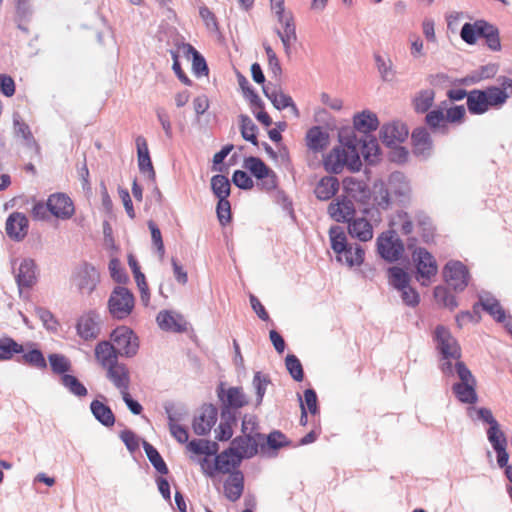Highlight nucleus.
<instances>
[{
	"mask_svg": "<svg viewBox=\"0 0 512 512\" xmlns=\"http://www.w3.org/2000/svg\"><path fill=\"white\" fill-rule=\"evenodd\" d=\"M509 95L504 87L488 86L483 90L473 89L467 95V108L472 115H482L490 109L501 108L508 100Z\"/></svg>",
	"mask_w": 512,
	"mask_h": 512,
	"instance_id": "1",
	"label": "nucleus"
},
{
	"mask_svg": "<svg viewBox=\"0 0 512 512\" xmlns=\"http://www.w3.org/2000/svg\"><path fill=\"white\" fill-rule=\"evenodd\" d=\"M323 165L326 171L338 174L343 171L344 167L351 171H359L362 162L357 147L351 143H345L334 147L325 156Z\"/></svg>",
	"mask_w": 512,
	"mask_h": 512,
	"instance_id": "2",
	"label": "nucleus"
},
{
	"mask_svg": "<svg viewBox=\"0 0 512 512\" xmlns=\"http://www.w3.org/2000/svg\"><path fill=\"white\" fill-rule=\"evenodd\" d=\"M460 37L469 45H475L479 38H483L490 50H501L498 28L483 19L476 20L473 23H465L462 26Z\"/></svg>",
	"mask_w": 512,
	"mask_h": 512,
	"instance_id": "3",
	"label": "nucleus"
},
{
	"mask_svg": "<svg viewBox=\"0 0 512 512\" xmlns=\"http://www.w3.org/2000/svg\"><path fill=\"white\" fill-rule=\"evenodd\" d=\"M135 306L133 293L123 286L113 289L108 299V311L114 319L123 320L129 317Z\"/></svg>",
	"mask_w": 512,
	"mask_h": 512,
	"instance_id": "4",
	"label": "nucleus"
},
{
	"mask_svg": "<svg viewBox=\"0 0 512 512\" xmlns=\"http://www.w3.org/2000/svg\"><path fill=\"white\" fill-rule=\"evenodd\" d=\"M455 369L460 382L453 385L454 394L460 402L474 404L477 401L476 379L461 361L456 362Z\"/></svg>",
	"mask_w": 512,
	"mask_h": 512,
	"instance_id": "5",
	"label": "nucleus"
},
{
	"mask_svg": "<svg viewBox=\"0 0 512 512\" xmlns=\"http://www.w3.org/2000/svg\"><path fill=\"white\" fill-rule=\"evenodd\" d=\"M270 5L279 23L283 26V31H278V35L283 43L285 53L289 55L291 46L297 40L294 19L290 13H285L284 0H270Z\"/></svg>",
	"mask_w": 512,
	"mask_h": 512,
	"instance_id": "6",
	"label": "nucleus"
},
{
	"mask_svg": "<svg viewBox=\"0 0 512 512\" xmlns=\"http://www.w3.org/2000/svg\"><path fill=\"white\" fill-rule=\"evenodd\" d=\"M244 167L257 180V187L264 191H271L277 186V176L263 160L258 157H248L244 160Z\"/></svg>",
	"mask_w": 512,
	"mask_h": 512,
	"instance_id": "7",
	"label": "nucleus"
},
{
	"mask_svg": "<svg viewBox=\"0 0 512 512\" xmlns=\"http://www.w3.org/2000/svg\"><path fill=\"white\" fill-rule=\"evenodd\" d=\"M114 347L121 356L133 357L139 349V340L127 326H119L110 335Z\"/></svg>",
	"mask_w": 512,
	"mask_h": 512,
	"instance_id": "8",
	"label": "nucleus"
},
{
	"mask_svg": "<svg viewBox=\"0 0 512 512\" xmlns=\"http://www.w3.org/2000/svg\"><path fill=\"white\" fill-rule=\"evenodd\" d=\"M417 269V279L421 285L427 286L438 272V265L433 255L425 248L418 247L412 253Z\"/></svg>",
	"mask_w": 512,
	"mask_h": 512,
	"instance_id": "9",
	"label": "nucleus"
},
{
	"mask_svg": "<svg viewBox=\"0 0 512 512\" xmlns=\"http://www.w3.org/2000/svg\"><path fill=\"white\" fill-rule=\"evenodd\" d=\"M444 277L447 284L455 291H463L469 282V271L460 261H450L444 267Z\"/></svg>",
	"mask_w": 512,
	"mask_h": 512,
	"instance_id": "10",
	"label": "nucleus"
},
{
	"mask_svg": "<svg viewBox=\"0 0 512 512\" xmlns=\"http://www.w3.org/2000/svg\"><path fill=\"white\" fill-rule=\"evenodd\" d=\"M435 339L437 341V348L444 359H460L461 348L447 328L444 326H437L435 329Z\"/></svg>",
	"mask_w": 512,
	"mask_h": 512,
	"instance_id": "11",
	"label": "nucleus"
},
{
	"mask_svg": "<svg viewBox=\"0 0 512 512\" xmlns=\"http://www.w3.org/2000/svg\"><path fill=\"white\" fill-rule=\"evenodd\" d=\"M49 212L58 219H70L74 213V203L65 193L51 194L47 199Z\"/></svg>",
	"mask_w": 512,
	"mask_h": 512,
	"instance_id": "12",
	"label": "nucleus"
},
{
	"mask_svg": "<svg viewBox=\"0 0 512 512\" xmlns=\"http://www.w3.org/2000/svg\"><path fill=\"white\" fill-rule=\"evenodd\" d=\"M378 253L387 261L398 260L404 252V246L401 240L393 235L383 233L377 238Z\"/></svg>",
	"mask_w": 512,
	"mask_h": 512,
	"instance_id": "13",
	"label": "nucleus"
},
{
	"mask_svg": "<svg viewBox=\"0 0 512 512\" xmlns=\"http://www.w3.org/2000/svg\"><path fill=\"white\" fill-rule=\"evenodd\" d=\"M218 410L212 404L201 407L199 414L194 418L192 428L197 435H206L217 421Z\"/></svg>",
	"mask_w": 512,
	"mask_h": 512,
	"instance_id": "14",
	"label": "nucleus"
},
{
	"mask_svg": "<svg viewBox=\"0 0 512 512\" xmlns=\"http://www.w3.org/2000/svg\"><path fill=\"white\" fill-rule=\"evenodd\" d=\"M77 334L85 341L94 340L100 334V318L95 312L80 316L76 324Z\"/></svg>",
	"mask_w": 512,
	"mask_h": 512,
	"instance_id": "15",
	"label": "nucleus"
},
{
	"mask_svg": "<svg viewBox=\"0 0 512 512\" xmlns=\"http://www.w3.org/2000/svg\"><path fill=\"white\" fill-rule=\"evenodd\" d=\"M99 279L100 275L96 268L86 263L79 267L75 276L79 290L87 294H90L95 289Z\"/></svg>",
	"mask_w": 512,
	"mask_h": 512,
	"instance_id": "16",
	"label": "nucleus"
},
{
	"mask_svg": "<svg viewBox=\"0 0 512 512\" xmlns=\"http://www.w3.org/2000/svg\"><path fill=\"white\" fill-rule=\"evenodd\" d=\"M242 457L230 446L215 457L214 469L222 474H231L235 472L240 465Z\"/></svg>",
	"mask_w": 512,
	"mask_h": 512,
	"instance_id": "17",
	"label": "nucleus"
},
{
	"mask_svg": "<svg viewBox=\"0 0 512 512\" xmlns=\"http://www.w3.org/2000/svg\"><path fill=\"white\" fill-rule=\"evenodd\" d=\"M264 436H238L231 442L232 448H234L238 454L244 458H251L258 452V447L263 445Z\"/></svg>",
	"mask_w": 512,
	"mask_h": 512,
	"instance_id": "18",
	"label": "nucleus"
},
{
	"mask_svg": "<svg viewBox=\"0 0 512 512\" xmlns=\"http://www.w3.org/2000/svg\"><path fill=\"white\" fill-rule=\"evenodd\" d=\"M28 219L20 212H13L6 220V233L14 240H22L28 233Z\"/></svg>",
	"mask_w": 512,
	"mask_h": 512,
	"instance_id": "19",
	"label": "nucleus"
},
{
	"mask_svg": "<svg viewBox=\"0 0 512 512\" xmlns=\"http://www.w3.org/2000/svg\"><path fill=\"white\" fill-rule=\"evenodd\" d=\"M408 134V128L404 123L392 122L382 127L380 137L387 146H393L403 142L408 137Z\"/></svg>",
	"mask_w": 512,
	"mask_h": 512,
	"instance_id": "20",
	"label": "nucleus"
},
{
	"mask_svg": "<svg viewBox=\"0 0 512 512\" xmlns=\"http://www.w3.org/2000/svg\"><path fill=\"white\" fill-rule=\"evenodd\" d=\"M328 214L337 222H349L355 214L354 203L346 197L338 198L328 206Z\"/></svg>",
	"mask_w": 512,
	"mask_h": 512,
	"instance_id": "21",
	"label": "nucleus"
},
{
	"mask_svg": "<svg viewBox=\"0 0 512 512\" xmlns=\"http://www.w3.org/2000/svg\"><path fill=\"white\" fill-rule=\"evenodd\" d=\"M16 281L20 292L30 289L36 283V265L33 260L25 259L21 262L16 273Z\"/></svg>",
	"mask_w": 512,
	"mask_h": 512,
	"instance_id": "22",
	"label": "nucleus"
},
{
	"mask_svg": "<svg viewBox=\"0 0 512 512\" xmlns=\"http://www.w3.org/2000/svg\"><path fill=\"white\" fill-rule=\"evenodd\" d=\"M137 148V161L141 173L147 174L149 178H155V170L151 161L149 148L146 139L138 136L135 140Z\"/></svg>",
	"mask_w": 512,
	"mask_h": 512,
	"instance_id": "23",
	"label": "nucleus"
},
{
	"mask_svg": "<svg viewBox=\"0 0 512 512\" xmlns=\"http://www.w3.org/2000/svg\"><path fill=\"white\" fill-rule=\"evenodd\" d=\"M95 358L99 365L106 369L118 363L119 353L110 341H101L95 346Z\"/></svg>",
	"mask_w": 512,
	"mask_h": 512,
	"instance_id": "24",
	"label": "nucleus"
},
{
	"mask_svg": "<svg viewBox=\"0 0 512 512\" xmlns=\"http://www.w3.org/2000/svg\"><path fill=\"white\" fill-rule=\"evenodd\" d=\"M105 370L107 378L120 390V393L129 389L130 373L125 364L118 362Z\"/></svg>",
	"mask_w": 512,
	"mask_h": 512,
	"instance_id": "25",
	"label": "nucleus"
},
{
	"mask_svg": "<svg viewBox=\"0 0 512 512\" xmlns=\"http://www.w3.org/2000/svg\"><path fill=\"white\" fill-rule=\"evenodd\" d=\"M159 327L165 331L182 332L186 330L184 318L171 311H160L156 317Z\"/></svg>",
	"mask_w": 512,
	"mask_h": 512,
	"instance_id": "26",
	"label": "nucleus"
},
{
	"mask_svg": "<svg viewBox=\"0 0 512 512\" xmlns=\"http://www.w3.org/2000/svg\"><path fill=\"white\" fill-rule=\"evenodd\" d=\"M244 476L242 472L235 471L229 475L224 483V494L232 502L237 501L243 493Z\"/></svg>",
	"mask_w": 512,
	"mask_h": 512,
	"instance_id": "27",
	"label": "nucleus"
},
{
	"mask_svg": "<svg viewBox=\"0 0 512 512\" xmlns=\"http://www.w3.org/2000/svg\"><path fill=\"white\" fill-rule=\"evenodd\" d=\"M348 232L353 238L366 242L373 238L371 223L365 218H355L348 222Z\"/></svg>",
	"mask_w": 512,
	"mask_h": 512,
	"instance_id": "28",
	"label": "nucleus"
},
{
	"mask_svg": "<svg viewBox=\"0 0 512 512\" xmlns=\"http://www.w3.org/2000/svg\"><path fill=\"white\" fill-rule=\"evenodd\" d=\"M219 397L226 408L239 409L248 404V398L243 390L238 387H230L226 391L222 390Z\"/></svg>",
	"mask_w": 512,
	"mask_h": 512,
	"instance_id": "29",
	"label": "nucleus"
},
{
	"mask_svg": "<svg viewBox=\"0 0 512 512\" xmlns=\"http://www.w3.org/2000/svg\"><path fill=\"white\" fill-rule=\"evenodd\" d=\"M264 93L276 109L282 110L290 107L294 115L299 117V110L293 102V99L281 89H264Z\"/></svg>",
	"mask_w": 512,
	"mask_h": 512,
	"instance_id": "30",
	"label": "nucleus"
},
{
	"mask_svg": "<svg viewBox=\"0 0 512 512\" xmlns=\"http://www.w3.org/2000/svg\"><path fill=\"white\" fill-rule=\"evenodd\" d=\"M339 181L334 176L322 177L316 184L314 193L319 200L331 199L339 190Z\"/></svg>",
	"mask_w": 512,
	"mask_h": 512,
	"instance_id": "31",
	"label": "nucleus"
},
{
	"mask_svg": "<svg viewBox=\"0 0 512 512\" xmlns=\"http://www.w3.org/2000/svg\"><path fill=\"white\" fill-rule=\"evenodd\" d=\"M337 260L349 267L360 266L364 261L365 251L357 244H348L341 254H337Z\"/></svg>",
	"mask_w": 512,
	"mask_h": 512,
	"instance_id": "32",
	"label": "nucleus"
},
{
	"mask_svg": "<svg viewBox=\"0 0 512 512\" xmlns=\"http://www.w3.org/2000/svg\"><path fill=\"white\" fill-rule=\"evenodd\" d=\"M307 147L314 151L319 152L325 149L329 143V135L322 130L319 126H314L307 131L306 137Z\"/></svg>",
	"mask_w": 512,
	"mask_h": 512,
	"instance_id": "33",
	"label": "nucleus"
},
{
	"mask_svg": "<svg viewBox=\"0 0 512 512\" xmlns=\"http://www.w3.org/2000/svg\"><path fill=\"white\" fill-rule=\"evenodd\" d=\"M353 124L359 132L369 133L378 128L379 121L376 114L370 111H363L354 116Z\"/></svg>",
	"mask_w": 512,
	"mask_h": 512,
	"instance_id": "34",
	"label": "nucleus"
},
{
	"mask_svg": "<svg viewBox=\"0 0 512 512\" xmlns=\"http://www.w3.org/2000/svg\"><path fill=\"white\" fill-rule=\"evenodd\" d=\"M435 99L433 89H423L416 93L412 99V105L417 113H426L432 107Z\"/></svg>",
	"mask_w": 512,
	"mask_h": 512,
	"instance_id": "35",
	"label": "nucleus"
},
{
	"mask_svg": "<svg viewBox=\"0 0 512 512\" xmlns=\"http://www.w3.org/2000/svg\"><path fill=\"white\" fill-rule=\"evenodd\" d=\"M94 417L104 426L111 427L115 423V416L109 406L94 400L90 405Z\"/></svg>",
	"mask_w": 512,
	"mask_h": 512,
	"instance_id": "36",
	"label": "nucleus"
},
{
	"mask_svg": "<svg viewBox=\"0 0 512 512\" xmlns=\"http://www.w3.org/2000/svg\"><path fill=\"white\" fill-rule=\"evenodd\" d=\"M14 133L18 138H21L24 144L33 148L37 154L40 152V147L36 142L30 127L23 121L14 120Z\"/></svg>",
	"mask_w": 512,
	"mask_h": 512,
	"instance_id": "37",
	"label": "nucleus"
},
{
	"mask_svg": "<svg viewBox=\"0 0 512 512\" xmlns=\"http://www.w3.org/2000/svg\"><path fill=\"white\" fill-rule=\"evenodd\" d=\"M414 151L417 154H425L431 149L432 140L425 128L415 129L412 133Z\"/></svg>",
	"mask_w": 512,
	"mask_h": 512,
	"instance_id": "38",
	"label": "nucleus"
},
{
	"mask_svg": "<svg viewBox=\"0 0 512 512\" xmlns=\"http://www.w3.org/2000/svg\"><path fill=\"white\" fill-rule=\"evenodd\" d=\"M23 352V346L17 343L13 338L2 337L0 339V361L10 360L15 354Z\"/></svg>",
	"mask_w": 512,
	"mask_h": 512,
	"instance_id": "39",
	"label": "nucleus"
},
{
	"mask_svg": "<svg viewBox=\"0 0 512 512\" xmlns=\"http://www.w3.org/2000/svg\"><path fill=\"white\" fill-rule=\"evenodd\" d=\"M478 416L481 420L488 423L490 428L488 429V439L493 440L494 438L501 437L504 433L501 431L498 422L494 418L491 410L487 408H480L478 410Z\"/></svg>",
	"mask_w": 512,
	"mask_h": 512,
	"instance_id": "40",
	"label": "nucleus"
},
{
	"mask_svg": "<svg viewBox=\"0 0 512 512\" xmlns=\"http://www.w3.org/2000/svg\"><path fill=\"white\" fill-rule=\"evenodd\" d=\"M389 283L397 290L405 288L409 285V274L400 267L394 266L388 270Z\"/></svg>",
	"mask_w": 512,
	"mask_h": 512,
	"instance_id": "41",
	"label": "nucleus"
},
{
	"mask_svg": "<svg viewBox=\"0 0 512 512\" xmlns=\"http://www.w3.org/2000/svg\"><path fill=\"white\" fill-rule=\"evenodd\" d=\"M211 188L218 199H227L230 195V182L224 175H215L211 179Z\"/></svg>",
	"mask_w": 512,
	"mask_h": 512,
	"instance_id": "42",
	"label": "nucleus"
},
{
	"mask_svg": "<svg viewBox=\"0 0 512 512\" xmlns=\"http://www.w3.org/2000/svg\"><path fill=\"white\" fill-rule=\"evenodd\" d=\"M329 237L331 248L337 254H341L345 250L347 244L346 235L343 229L339 226H333L329 230Z\"/></svg>",
	"mask_w": 512,
	"mask_h": 512,
	"instance_id": "43",
	"label": "nucleus"
},
{
	"mask_svg": "<svg viewBox=\"0 0 512 512\" xmlns=\"http://www.w3.org/2000/svg\"><path fill=\"white\" fill-rule=\"evenodd\" d=\"M377 69L384 81L391 82L395 79L396 71L393 62L390 58H383L380 55H375Z\"/></svg>",
	"mask_w": 512,
	"mask_h": 512,
	"instance_id": "44",
	"label": "nucleus"
},
{
	"mask_svg": "<svg viewBox=\"0 0 512 512\" xmlns=\"http://www.w3.org/2000/svg\"><path fill=\"white\" fill-rule=\"evenodd\" d=\"M144 450L154 468L161 474H167L168 467L157 449L154 448L151 444L144 442Z\"/></svg>",
	"mask_w": 512,
	"mask_h": 512,
	"instance_id": "45",
	"label": "nucleus"
},
{
	"mask_svg": "<svg viewBox=\"0 0 512 512\" xmlns=\"http://www.w3.org/2000/svg\"><path fill=\"white\" fill-rule=\"evenodd\" d=\"M434 297L440 305L450 310H454L458 306L456 297L446 287L436 286L434 288Z\"/></svg>",
	"mask_w": 512,
	"mask_h": 512,
	"instance_id": "46",
	"label": "nucleus"
},
{
	"mask_svg": "<svg viewBox=\"0 0 512 512\" xmlns=\"http://www.w3.org/2000/svg\"><path fill=\"white\" fill-rule=\"evenodd\" d=\"M19 361L38 369H45L47 367L46 360L42 352L38 349H32L26 353L23 352Z\"/></svg>",
	"mask_w": 512,
	"mask_h": 512,
	"instance_id": "47",
	"label": "nucleus"
},
{
	"mask_svg": "<svg viewBox=\"0 0 512 512\" xmlns=\"http://www.w3.org/2000/svg\"><path fill=\"white\" fill-rule=\"evenodd\" d=\"M213 450H211L210 442L204 439L192 440L187 442L186 449L195 455H211L215 454L217 450V444L213 443Z\"/></svg>",
	"mask_w": 512,
	"mask_h": 512,
	"instance_id": "48",
	"label": "nucleus"
},
{
	"mask_svg": "<svg viewBox=\"0 0 512 512\" xmlns=\"http://www.w3.org/2000/svg\"><path fill=\"white\" fill-rule=\"evenodd\" d=\"M497 453V463L503 468L508 465L509 455L506 451L507 441L505 435L489 440Z\"/></svg>",
	"mask_w": 512,
	"mask_h": 512,
	"instance_id": "49",
	"label": "nucleus"
},
{
	"mask_svg": "<svg viewBox=\"0 0 512 512\" xmlns=\"http://www.w3.org/2000/svg\"><path fill=\"white\" fill-rule=\"evenodd\" d=\"M62 384L74 395L84 397L87 395L86 387L73 375L64 374L61 378Z\"/></svg>",
	"mask_w": 512,
	"mask_h": 512,
	"instance_id": "50",
	"label": "nucleus"
},
{
	"mask_svg": "<svg viewBox=\"0 0 512 512\" xmlns=\"http://www.w3.org/2000/svg\"><path fill=\"white\" fill-rule=\"evenodd\" d=\"M481 306L498 322L504 321L506 317L505 311L496 299L487 298L485 300H482Z\"/></svg>",
	"mask_w": 512,
	"mask_h": 512,
	"instance_id": "51",
	"label": "nucleus"
},
{
	"mask_svg": "<svg viewBox=\"0 0 512 512\" xmlns=\"http://www.w3.org/2000/svg\"><path fill=\"white\" fill-rule=\"evenodd\" d=\"M285 365L291 377L295 381H302L304 377L303 367L300 360L295 355H287Z\"/></svg>",
	"mask_w": 512,
	"mask_h": 512,
	"instance_id": "52",
	"label": "nucleus"
},
{
	"mask_svg": "<svg viewBox=\"0 0 512 512\" xmlns=\"http://www.w3.org/2000/svg\"><path fill=\"white\" fill-rule=\"evenodd\" d=\"M257 127L253 123V121L248 116H241V135L242 137L253 143L257 144V135H256Z\"/></svg>",
	"mask_w": 512,
	"mask_h": 512,
	"instance_id": "53",
	"label": "nucleus"
},
{
	"mask_svg": "<svg viewBox=\"0 0 512 512\" xmlns=\"http://www.w3.org/2000/svg\"><path fill=\"white\" fill-rule=\"evenodd\" d=\"M426 124L431 129H440L446 128V117L444 112L441 109H434L429 111L425 117Z\"/></svg>",
	"mask_w": 512,
	"mask_h": 512,
	"instance_id": "54",
	"label": "nucleus"
},
{
	"mask_svg": "<svg viewBox=\"0 0 512 512\" xmlns=\"http://www.w3.org/2000/svg\"><path fill=\"white\" fill-rule=\"evenodd\" d=\"M48 358L51 369L56 374H64L71 368L70 361L64 355L50 354Z\"/></svg>",
	"mask_w": 512,
	"mask_h": 512,
	"instance_id": "55",
	"label": "nucleus"
},
{
	"mask_svg": "<svg viewBox=\"0 0 512 512\" xmlns=\"http://www.w3.org/2000/svg\"><path fill=\"white\" fill-rule=\"evenodd\" d=\"M300 406L301 408L304 407L312 415L318 413L317 395L313 389H306L304 391L303 400L300 398Z\"/></svg>",
	"mask_w": 512,
	"mask_h": 512,
	"instance_id": "56",
	"label": "nucleus"
},
{
	"mask_svg": "<svg viewBox=\"0 0 512 512\" xmlns=\"http://www.w3.org/2000/svg\"><path fill=\"white\" fill-rule=\"evenodd\" d=\"M217 218L222 226L231 221V205L227 199H219L216 207Z\"/></svg>",
	"mask_w": 512,
	"mask_h": 512,
	"instance_id": "57",
	"label": "nucleus"
},
{
	"mask_svg": "<svg viewBox=\"0 0 512 512\" xmlns=\"http://www.w3.org/2000/svg\"><path fill=\"white\" fill-rule=\"evenodd\" d=\"M393 225L405 234H411L413 231V222L407 212H399L393 220Z\"/></svg>",
	"mask_w": 512,
	"mask_h": 512,
	"instance_id": "58",
	"label": "nucleus"
},
{
	"mask_svg": "<svg viewBox=\"0 0 512 512\" xmlns=\"http://www.w3.org/2000/svg\"><path fill=\"white\" fill-rule=\"evenodd\" d=\"M235 418H231L228 421L221 422L215 429V438L218 441H227L233 436V424Z\"/></svg>",
	"mask_w": 512,
	"mask_h": 512,
	"instance_id": "59",
	"label": "nucleus"
},
{
	"mask_svg": "<svg viewBox=\"0 0 512 512\" xmlns=\"http://www.w3.org/2000/svg\"><path fill=\"white\" fill-rule=\"evenodd\" d=\"M148 227L151 232L152 242H153L154 246L156 247L157 252L159 253L160 257L162 258L165 253V247H164L161 231L158 228V226L156 225V223L153 222L152 220H150L148 222Z\"/></svg>",
	"mask_w": 512,
	"mask_h": 512,
	"instance_id": "60",
	"label": "nucleus"
},
{
	"mask_svg": "<svg viewBox=\"0 0 512 512\" xmlns=\"http://www.w3.org/2000/svg\"><path fill=\"white\" fill-rule=\"evenodd\" d=\"M401 175L400 174H394L392 175L389 184L391 186V189H393V192L396 195L406 197L410 193V188L407 182L400 181Z\"/></svg>",
	"mask_w": 512,
	"mask_h": 512,
	"instance_id": "61",
	"label": "nucleus"
},
{
	"mask_svg": "<svg viewBox=\"0 0 512 512\" xmlns=\"http://www.w3.org/2000/svg\"><path fill=\"white\" fill-rule=\"evenodd\" d=\"M232 181L237 187L245 190L252 189L254 186V182L251 177L242 170H236L233 173Z\"/></svg>",
	"mask_w": 512,
	"mask_h": 512,
	"instance_id": "62",
	"label": "nucleus"
},
{
	"mask_svg": "<svg viewBox=\"0 0 512 512\" xmlns=\"http://www.w3.org/2000/svg\"><path fill=\"white\" fill-rule=\"evenodd\" d=\"M466 116V110L463 105H458L449 108L446 111L445 117L446 121L449 123H462Z\"/></svg>",
	"mask_w": 512,
	"mask_h": 512,
	"instance_id": "63",
	"label": "nucleus"
},
{
	"mask_svg": "<svg viewBox=\"0 0 512 512\" xmlns=\"http://www.w3.org/2000/svg\"><path fill=\"white\" fill-rule=\"evenodd\" d=\"M399 291L401 292V298L406 305L415 307L419 304L420 296L410 285L400 289Z\"/></svg>",
	"mask_w": 512,
	"mask_h": 512,
	"instance_id": "64",
	"label": "nucleus"
}]
</instances>
